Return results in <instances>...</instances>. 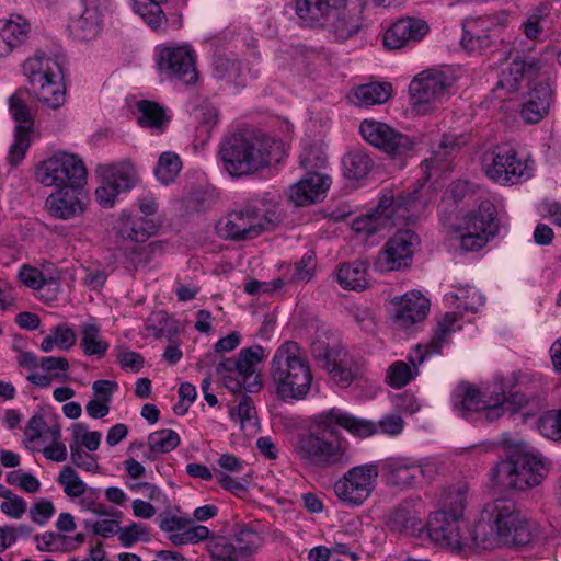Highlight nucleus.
<instances>
[{
    "label": "nucleus",
    "instance_id": "nucleus-40",
    "mask_svg": "<svg viewBox=\"0 0 561 561\" xmlns=\"http://www.w3.org/2000/svg\"><path fill=\"white\" fill-rule=\"evenodd\" d=\"M1 32L13 50L15 47L21 45L30 33L28 22L21 15H12L8 20H0Z\"/></svg>",
    "mask_w": 561,
    "mask_h": 561
},
{
    "label": "nucleus",
    "instance_id": "nucleus-20",
    "mask_svg": "<svg viewBox=\"0 0 561 561\" xmlns=\"http://www.w3.org/2000/svg\"><path fill=\"white\" fill-rule=\"evenodd\" d=\"M9 111L18 123L15 128V140L9 150L8 160L12 165H18L24 158L30 146V133L33 127V118L26 102L19 93L9 98Z\"/></svg>",
    "mask_w": 561,
    "mask_h": 561
},
{
    "label": "nucleus",
    "instance_id": "nucleus-21",
    "mask_svg": "<svg viewBox=\"0 0 561 561\" xmlns=\"http://www.w3.org/2000/svg\"><path fill=\"white\" fill-rule=\"evenodd\" d=\"M542 62L533 55L516 54L512 61L502 70L497 88L510 93L522 88L524 80L535 78L541 70Z\"/></svg>",
    "mask_w": 561,
    "mask_h": 561
},
{
    "label": "nucleus",
    "instance_id": "nucleus-6",
    "mask_svg": "<svg viewBox=\"0 0 561 561\" xmlns=\"http://www.w3.org/2000/svg\"><path fill=\"white\" fill-rule=\"evenodd\" d=\"M282 221L283 215L276 207L261 214L256 207L245 206L219 220L216 229L221 238L249 240L275 229Z\"/></svg>",
    "mask_w": 561,
    "mask_h": 561
},
{
    "label": "nucleus",
    "instance_id": "nucleus-61",
    "mask_svg": "<svg viewBox=\"0 0 561 561\" xmlns=\"http://www.w3.org/2000/svg\"><path fill=\"white\" fill-rule=\"evenodd\" d=\"M71 462L85 471L95 472L99 470V463L93 455L83 450L78 444H70Z\"/></svg>",
    "mask_w": 561,
    "mask_h": 561
},
{
    "label": "nucleus",
    "instance_id": "nucleus-58",
    "mask_svg": "<svg viewBox=\"0 0 561 561\" xmlns=\"http://www.w3.org/2000/svg\"><path fill=\"white\" fill-rule=\"evenodd\" d=\"M236 548L239 556H247L254 552L262 543L261 536L249 528L241 529L236 536Z\"/></svg>",
    "mask_w": 561,
    "mask_h": 561
},
{
    "label": "nucleus",
    "instance_id": "nucleus-3",
    "mask_svg": "<svg viewBox=\"0 0 561 561\" xmlns=\"http://www.w3.org/2000/svg\"><path fill=\"white\" fill-rule=\"evenodd\" d=\"M270 378L283 401L304 400L312 385V374L304 350L295 341L282 343L270 363Z\"/></svg>",
    "mask_w": 561,
    "mask_h": 561
},
{
    "label": "nucleus",
    "instance_id": "nucleus-47",
    "mask_svg": "<svg viewBox=\"0 0 561 561\" xmlns=\"http://www.w3.org/2000/svg\"><path fill=\"white\" fill-rule=\"evenodd\" d=\"M137 108L139 112L138 123L142 127L162 129L168 121L164 110L156 102L139 101Z\"/></svg>",
    "mask_w": 561,
    "mask_h": 561
},
{
    "label": "nucleus",
    "instance_id": "nucleus-43",
    "mask_svg": "<svg viewBox=\"0 0 561 561\" xmlns=\"http://www.w3.org/2000/svg\"><path fill=\"white\" fill-rule=\"evenodd\" d=\"M389 527L398 533L408 536L421 534L425 527L422 520L403 508L396 510L389 518Z\"/></svg>",
    "mask_w": 561,
    "mask_h": 561
},
{
    "label": "nucleus",
    "instance_id": "nucleus-35",
    "mask_svg": "<svg viewBox=\"0 0 561 561\" xmlns=\"http://www.w3.org/2000/svg\"><path fill=\"white\" fill-rule=\"evenodd\" d=\"M336 14L331 15V20L324 27H328L339 41H346L358 33L362 27L360 18L356 13L337 8Z\"/></svg>",
    "mask_w": 561,
    "mask_h": 561
},
{
    "label": "nucleus",
    "instance_id": "nucleus-28",
    "mask_svg": "<svg viewBox=\"0 0 561 561\" xmlns=\"http://www.w3.org/2000/svg\"><path fill=\"white\" fill-rule=\"evenodd\" d=\"M81 190L57 188L46 199L49 213L60 219H69L84 211Z\"/></svg>",
    "mask_w": 561,
    "mask_h": 561
},
{
    "label": "nucleus",
    "instance_id": "nucleus-30",
    "mask_svg": "<svg viewBox=\"0 0 561 561\" xmlns=\"http://www.w3.org/2000/svg\"><path fill=\"white\" fill-rule=\"evenodd\" d=\"M24 75L28 82H41L51 78H62V57H54L44 53H37L23 64Z\"/></svg>",
    "mask_w": 561,
    "mask_h": 561
},
{
    "label": "nucleus",
    "instance_id": "nucleus-23",
    "mask_svg": "<svg viewBox=\"0 0 561 561\" xmlns=\"http://www.w3.org/2000/svg\"><path fill=\"white\" fill-rule=\"evenodd\" d=\"M344 3L345 0H295V12L302 25L324 27Z\"/></svg>",
    "mask_w": 561,
    "mask_h": 561
},
{
    "label": "nucleus",
    "instance_id": "nucleus-24",
    "mask_svg": "<svg viewBox=\"0 0 561 561\" xmlns=\"http://www.w3.org/2000/svg\"><path fill=\"white\" fill-rule=\"evenodd\" d=\"M466 537L470 539V542L466 545V550L473 548L492 549L501 545L491 502L484 506L479 520L474 525L468 524Z\"/></svg>",
    "mask_w": 561,
    "mask_h": 561
},
{
    "label": "nucleus",
    "instance_id": "nucleus-41",
    "mask_svg": "<svg viewBox=\"0 0 561 561\" xmlns=\"http://www.w3.org/2000/svg\"><path fill=\"white\" fill-rule=\"evenodd\" d=\"M445 299L466 312H477L484 304L483 296L473 287L458 288L456 293L446 294Z\"/></svg>",
    "mask_w": 561,
    "mask_h": 561
},
{
    "label": "nucleus",
    "instance_id": "nucleus-32",
    "mask_svg": "<svg viewBox=\"0 0 561 561\" xmlns=\"http://www.w3.org/2000/svg\"><path fill=\"white\" fill-rule=\"evenodd\" d=\"M118 234L134 242H145L152 236L158 225L153 219L122 214L116 226Z\"/></svg>",
    "mask_w": 561,
    "mask_h": 561
},
{
    "label": "nucleus",
    "instance_id": "nucleus-53",
    "mask_svg": "<svg viewBox=\"0 0 561 561\" xmlns=\"http://www.w3.org/2000/svg\"><path fill=\"white\" fill-rule=\"evenodd\" d=\"M207 548L211 558L217 561H237L239 556L236 546L224 536L211 537Z\"/></svg>",
    "mask_w": 561,
    "mask_h": 561
},
{
    "label": "nucleus",
    "instance_id": "nucleus-44",
    "mask_svg": "<svg viewBox=\"0 0 561 561\" xmlns=\"http://www.w3.org/2000/svg\"><path fill=\"white\" fill-rule=\"evenodd\" d=\"M80 346L88 356H103L108 343L101 337L100 329L95 324H83L81 327Z\"/></svg>",
    "mask_w": 561,
    "mask_h": 561
},
{
    "label": "nucleus",
    "instance_id": "nucleus-26",
    "mask_svg": "<svg viewBox=\"0 0 561 561\" xmlns=\"http://www.w3.org/2000/svg\"><path fill=\"white\" fill-rule=\"evenodd\" d=\"M428 26L420 19H402L393 23L383 36V44L389 49H399L410 42H417L427 33Z\"/></svg>",
    "mask_w": 561,
    "mask_h": 561
},
{
    "label": "nucleus",
    "instance_id": "nucleus-57",
    "mask_svg": "<svg viewBox=\"0 0 561 561\" xmlns=\"http://www.w3.org/2000/svg\"><path fill=\"white\" fill-rule=\"evenodd\" d=\"M101 433L93 431L89 432L88 426L83 423H76L73 425V443L79 446H84L89 451H94L99 448L101 442Z\"/></svg>",
    "mask_w": 561,
    "mask_h": 561
},
{
    "label": "nucleus",
    "instance_id": "nucleus-27",
    "mask_svg": "<svg viewBox=\"0 0 561 561\" xmlns=\"http://www.w3.org/2000/svg\"><path fill=\"white\" fill-rule=\"evenodd\" d=\"M430 309V300L420 291H411L400 297L394 311V322L401 328H410L422 321Z\"/></svg>",
    "mask_w": 561,
    "mask_h": 561
},
{
    "label": "nucleus",
    "instance_id": "nucleus-45",
    "mask_svg": "<svg viewBox=\"0 0 561 561\" xmlns=\"http://www.w3.org/2000/svg\"><path fill=\"white\" fill-rule=\"evenodd\" d=\"M181 169L180 157L175 152L165 151L159 157L154 175L160 183L168 185L175 180Z\"/></svg>",
    "mask_w": 561,
    "mask_h": 561
},
{
    "label": "nucleus",
    "instance_id": "nucleus-55",
    "mask_svg": "<svg viewBox=\"0 0 561 561\" xmlns=\"http://www.w3.org/2000/svg\"><path fill=\"white\" fill-rule=\"evenodd\" d=\"M58 483L64 486L65 493L70 497H79L87 491V484L71 467H65L60 471Z\"/></svg>",
    "mask_w": 561,
    "mask_h": 561
},
{
    "label": "nucleus",
    "instance_id": "nucleus-14",
    "mask_svg": "<svg viewBox=\"0 0 561 561\" xmlns=\"http://www.w3.org/2000/svg\"><path fill=\"white\" fill-rule=\"evenodd\" d=\"M378 476L379 467L376 463L355 466L334 483V494L347 506H359L374 492Z\"/></svg>",
    "mask_w": 561,
    "mask_h": 561
},
{
    "label": "nucleus",
    "instance_id": "nucleus-49",
    "mask_svg": "<svg viewBox=\"0 0 561 561\" xmlns=\"http://www.w3.org/2000/svg\"><path fill=\"white\" fill-rule=\"evenodd\" d=\"M179 434L169 428L152 432L148 436V447L150 454H167L175 449L180 445Z\"/></svg>",
    "mask_w": 561,
    "mask_h": 561
},
{
    "label": "nucleus",
    "instance_id": "nucleus-52",
    "mask_svg": "<svg viewBox=\"0 0 561 561\" xmlns=\"http://www.w3.org/2000/svg\"><path fill=\"white\" fill-rule=\"evenodd\" d=\"M493 42L492 34L481 32L476 25H466L461 44L463 48L471 53H480L491 46Z\"/></svg>",
    "mask_w": 561,
    "mask_h": 561
},
{
    "label": "nucleus",
    "instance_id": "nucleus-10",
    "mask_svg": "<svg viewBox=\"0 0 561 561\" xmlns=\"http://www.w3.org/2000/svg\"><path fill=\"white\" fill-rule=\"evenodd\" d=\"M450 227L460 233L462 250L479 251L497 233L496 208L492 202L483 201L476 210L463 216L459 225Z\"/></svg>",
    "mask_w": 561,
    "mask_h": 561
},
{
    "label": "nucleus",
    "instance_id": "nucleus-1",
    "mask_svg": "<svg viewBox=\"0 0 561 561\" xmlns=\"http://www.w3.org/2000/svg\"><path fill=\"white\" fill-rule=\"evenodd\" d=\"M339 427L359 437L376 433L373 422L356 419L333 408L320 414L308 433L297 437L294 444L296 455L304 463L320 469L348 463V443L341 436Z\"/></svg>",
    "mask_w": 561,
    "mask_h": 561
},
{
    "label": "nucleus",
    "instance_id": "nucleus-11",
    "mask_svg": "<svg viewBox=\"0 0 561 561\" xmlns=\"http://www.w3.org/2000/svg\"><path fill=\"white\" fill-rule=\"evenodd\" d=\"M96 172L101 176V184L94 194L104 208L113 207L121 194L129 192L140 182L138 170L129 159L101 164Z\"/></svg>",
    "mask_w": 561,
    "mask_h": 561
},
{
    "label": "nucleus",
    "instance_id": "nucleus-36",
    "mask_svg": "<svg viewBox=\"0 0 561 561\" xmlns=\"http://www.w3.org/2000/svg\"><path fill=\"white\" fill-rule=\"evenodd\" d=\"M213 76L217 80L236 87H243L245 84V73L242 64L238 59L227 56H217L215 58Z\"/></svg>",
    "mask_w": 561,
    "mask_h": 561
},
{
    "label": "nucleus",
    "instance_id": "nucleus-64",
    "mask_svg": "<svg viewBox=\"0 0 561 561\" xmlns=\"http://www.w3.org/2000/svg\"><path fill=\"white\" fill-rule=\"evenodd\" d=\"M39 367L50 374L53 379H61L62 375L69 369V363L65 357L46 356L39 359Z\"/></svg>",
    "mask_w": 561,
    "mask_h": 561
},
{
    "label": "nucleus",
    "instance_id": "nucleus-42",
    "mask_svg": "<svg viewBox=\"0 0 561 561\" xmlns=\"http://www.w3.org/2000/svg\"><path fill=\"white\" fill-rule=\"evenodd\" d=\"M465 144L466 137L463 135H444L437 147L434 148L433 157L430 160H425L426 165H431L434 169H444L443 162L446 158L458 151Z\"/></svg>",
    "mask_w": 561,
    "mask_h": 561
},
{
    "label": "nucleus",
    "instance_id": "nucleus-63",
    "mask_svg": "<svg viewBox=\"0 0 561 561\" xmlns=\"http://www.w3.org/2000/svg\"><path fill=\"white\" fill-rule=\"evenodd\" d=\"M300 165L309 172L313 170L322 169L325 165L327 159L322 153L314 147H308L302 150L299 157Z\"/></svg>",
    "mask_w": 561,
    "mask_h": 561
},
{
    "label": "nucleus",
    "instance_id": "nucleus-18",
    "mask_svg": "<svg viewBox=\"0 0 561 561\" xmlns=\"http://www.w3.org/2000/svg\"><path fill=\"white\" fill-rule=\"evenodd\" d=\"M311 353L341 387H348L362 375V365L344 347H328L323 342H317L312 344Z\"/></svg>",
    "mask_w": 561,
    "mask_h": 561
},
{
    "label": "nucleus",
    "instance_id": "nucleus-56",
    "mask_svg": "<svg viewBox=\"0 0 561 561\" xmlns=\"http://www.w3.org/2000/svg\"><path fill=\"white\" fill-rule=\"evenodd\" d=\"M537 426L545 437L561 440V410L545 413L539 417Z\"/></svg>",
    "mask_w": 561,
    "mask_h": 561
},
{
    "label": "nucleus",
    "instance_id": "nucleus-17",
    "mask_svg": "<svg viewBox=\"0 0 561 561\" xmlns=\"http://www.w3.org/2000/svg\"><path fill=\"white\" fill-rule=\"evenodd\" d=\"M359 133L369 145L392 158L408 157L414 150V142L408 135L382 122L365 119L359 125Z\"/></svg>",
    "mask_w": 561,
    "mask_h": 561
},
{
    "label": "nucleus",
    "instance_id": "nucleus-16",
    "mask_svg": "<svg viewBox=\"0 0 561 561\" xmlns=\"http://www.w3.org/2000/svg\"><path fill=\"white\" fill-rule=\"evenodd\" d=\"M533 160L519 159L512 148L499 147L484 154L486 175L501 185L516 184L531 176Z\"/></svg>",
    "mask_w": 561,
    "mask_h": 561
},
{
    "label": "nucleus",
    "instance_id": "nucleus-19",
    "mask_svg": "<svg viewBox=\"0 0 561 561\" xmlns=\"http://www.w3.org/2000/svg\"><path fill=\"white\" fill-rule=\"evenodd\" d=\"M419 243L420 239L414 231H398L379 251L375 261L376 268L380 272H390L410 266Z\"/></svg>",
    "mask_w": 561,
    "mask_h": 561
},
{
    "label": "nucleus",
    "instance_id": "nucleus-15",
    "mask_svg": "<svg viewBox=\"0 0 561 561\" xmlns=\"http://www.w3.org/2000/svg\"><path fill=\"white\" fill-rule=\"evenodd\" d=\"M427 535L438 547L451 551H463L470 542L466 537L468 523L463 513H448L446 510H438L431 514L427 524Z\"/></svg>",
    "mask_w": 561,
    "mask_h": 561
},
{
    "label": "nucleus",
    "instance_id": "nucleus-2",
    "mask_svg": "<svg viewBox=\"0 0 561 561\" xmlns=\"http://www.w3.org/2000/svg\"><path fill=\"white\" fill-rule=\"evenodd\" d=\"M219 158L229 175H252L280 160V145L263 133L236 131L222 139Z\"/></svg>",
    "mask_w": 561,
    "mask_h": 561
},
{
    "label": "nucleus",
    "instance_id": "nucleus-22",
    "mask_svg": "<svg viewBox=\"0 0 561 561\" xmlns=\"http://www.w3.org/2000/svg\"><path fill=\"white\" fill-rule=\"evenodd\" d=\"M106 0H80V12L71 18L69 28L75 38L91 41L102 27V9Z\"/></svg>",
    "mask_w": 561,
    "mask_h": 561
},
{
    "label": "nucleus",
    "instance_id": "nucleus-33",
    "mask_svg": "<svg viewBox=\"0 0 561 561\" xmlns=\"http://www.w3.org/2000/svg\"><path fill=\"white\" fill-rule=\"evenodd\" d=\"M30 84L32 92L41 103L46 104L54 110L64 105L66 100V89L62 83V78H51Z\"/></svg>",
    "mask_w": 561,
    "mask_h": 561
},
{
    "label": "nucleus",
    "instance_id": "nucleus-62",
    "mask_svg": "<svg viewBox=\"0 0 561 561\" xmlns=\"http://www.w3.org/2000/svg\"><path fill=\"white\" fill-rule=\"evenodd\" d=\"M197 118H198L197 133L201 136H205L206 138H208L210 136L211 129L218 123L217 108H215L214 106H210V105H203L198 110Z\"/></svg>",
    "mask_w": 561,
    "mask_h": 561
},
{
    "label": "nucleus",
    "instance_id": "nucleus-13",
    "mask_svg": "<svg viewBox=\"0 0 561 561\" xmlns=\"http://www.w3.org/2000/svg\"><path fill=\"white\" fill-rule=\"evenodd\" d=\"M500 543L526 546L535 538V526L520 515L514 502L496 499L491 502Z\"/></svg>",
    "mask_w": 561,
    "mask_h": 561
},
{
    "label": "nucleus",
    "instance_id": "nucleus-9",
    "mask_svg": "<svg viewBox=\"0 0 561 561\" xmlns=\"http://www.w3.org/2000/svg\"><path fill=\"white\" fill-rule=\"evenodd\" d=\"M35 176L45 186L81 190L87 181V168L78 156L59 152L37 167Z\"/></svg>",
    "mask_w": 561,
    "mask_h": 561
},
{
    "label": "nucleus",
    "instance_id": "nucleus-5",
    "mask_svg": "<svg viewBox=\"0 0 561 561\" xmlns=\"http://www.w3.org/2000/svg\"><path fill=\"white\" fill-rule=\"evenodd\" d=\"M493 472L499 485L524 491L540 484L548 469L539 455L518 451L508 459L500 461Z\"/></svg>",
    "mask_w": 561,
    "mask_h": 561
},
{
    "label": "nucleus",
    "instance_id": "nucleus-54",
    "mask_svg": "<svg viewBox=\"0 0 561 561\" xmlns=\"http://www.w3.org/2000/svg\"><path fill=\"white\" fill-rule=\"evenodd\" d=\"M146 328L157 337H170L176 332L174 319L171 318L165 311L152 312L147 319Z\"/></svg>",
    "mask_w": 561,
    "mask_h": 561
},
{
    "label": "nucleus",
    "instance_id": "nucleus-48",
    "mask_svg": "<svg viewBox=\"0 0 561 561\" xmlns=\"http://www.w3.org/2000/svg\"><path fill=\"white\" fill-rule=\"evenodd\" d=\"M343 165L347 178L359 180L369 173L374 162L368 154L355 151L344 157Z\"/></svg>",
    "mask_w": 561,
    "mask_h": 561
},
{
    "label": "nucleus",
    "instance_id": "nucleus-50",
    "mask_svg": "<svg viewBox=\"0 0 561 561\" xmlns=\"http://www.w3.org/2000/svg\"><path fill=\"white\" fill-rule=\"evenodd\" d=\"M468 486L466 483H458L444 490L440 496L439 510L448 513H462L467 503Z\"/></svg>",
    "mask_w": 561,
    "mask_h": 561
},
{
    "label": "nucleus",
    "instance_id": "nucleus-51",
    "mask_svg": "<svg viewBox=\"0 0 561 561\" xmlns=\"http://www.w3.org/2000/svg\"><path fill=\"white\" fill-rule=\"evenodd\" d=\"M47 434L49 436L46 439L49 440V444L43 449L44 457L56 462L65 461L67 459V447L64 443L60 442V425H51L47 428Z\"/></svg>",
    "mask_w": 561,
    "mask_h": 561
},
{
    "label": "nucleus",
    "instance_id": "nucleus-60",
    "mask_svg": "<svg viewBox=\"0 0 561 561\" xmlns=\"http://www.w3.org/2000/svg\"><path fill=\"white\" fill-rule=\"evenodd\" d=\"M118 539L125 548L131 547L135 542L148 540V531L145 526L131 523L128 526L118 528Z\"/></svg>",
    "mask_w": 561,
    "mask_h": 561
},
{
    "label": "nucleus",
    "instance_id": "nucleus-39",
    "mask_svg": "<svg viewBox=\"0 0 561 561\" xmlns=\"http://www.w3.org/2000/svg\"><path fill=\"white\" fill-rule=\"evenodd\" d=\"M366 274L364 262L343 264L337 272V282L345 289H364L367 285Z\"/></svg>",
    "mask_w": 561,
    "mask_h": 561
},
{
    "label": "nucleus",
    "instance_id": "nucleus-46",
    "mask_svg": "<svg viewBox=\"0 0 561 561\" xmlns=\"http://www.w3.org/2000/svg\"><path fill=\"white\" fill-rule=\"evenodd\" d=\"M167 0H136L134 10L152 30H159L165 20V14L161 9V4Z\"/></svg>",
    "mask_w": 561,
    "mask_h": 561
},
{
    "label": "nucleus",
    "instance_id": "nucleus-12",
    "mask_svg": "<svg viewBox=\"0 0 561 561\" xmlns=\"http://www.w3.org/2000/svg\"><path fill=\"white\" fill-rule=\"evenodd\" d=\"M157 70L167 80L193 85L198 80L196 54L191 45H164L157 48Z\"/></svg>",
    "mask_w": 561,
    "mask_h": 561
},
{
    "label": "nucleus",
    "instance_id": "nucleus-4",
    "mask_svg": "<svg viewBox=\"0 0 561 561\" xmlns=\"http://www.w3.org/2000/svg\"><path fill=\"white\" fill-rule=\"evenodd\" d=\"M460 316L457 311L446 312L438 321L437 329L426 344H417L409 356L411 365L403 360L391 364L387 370V382L392 388H402L408 385L417 374L419 366L424 359L434 354H439L444 345L449 343L451 333L461 329Z\"/></svg>",
    "mask_w": 561,
    "mask_h": 561
},
{
    "label": "nucleus",
    "instance_id": "nucleus-38",
    "mask_svg": "<svg viewBox=\"0 0 561 561\" xmlns=\"http://www.w3.org/2000/svg\"><path fill=\"white\" fill-rule=\"evenodd\" d=\"M230 417L239 423L240 428L247 434H253L257 431L259 422L256 419V410L252 399L243 394L236 408L230 410Z\"/></svg>",
    "mask_w": 561,
    "mask_h": 561
},
{
    "label": "nucleus",
    "instance_id": "nucleus-29",
    "mask_svg": "<svg viewBox=\"0 0 561 561\" xmlns=\"http://www.w3.org/2000/svg\"><path fill=\"white\" fill-rule=\"evenodd\" d=\"M331 184V179L319 172H308L297 184L290 187L289 198L297 206L314 203Z\"/></svg>",
    "mask_w": 561,
    "mask_h": 561
},
{
    "label": "nucleus",
    "instance_id": "nucleus-31",
    "mask_svg": "<svg viewBox=\"0 0 561 561\" xmlns=\"http://www.w3.org/2000/svg\"><path fill=\"white\" fill-rule=\"evenodd\" d=\"M381 470L388 484L398 488L412 486L417 480V466L407 458H389Z\"/></svg>",
    "mask_w": 561,
    "mask_h": 561
},
{
    "label": "nucleus",
    "instance_id": "nucleus-25",
    "mask_svg": "<svg viewBox=\"0 0 561 561\" xmlns=\"http://www.w3.org/2000/svg\"><path fill=\"white\" fill-rule=\"evenodd\" d=\"M553 102L554 94L550 84L538 82L530 89L520 116L528 124H537L549 114Z\"/></svg>",
    "mask_w": 561,
    "mask_h": 561
},
{
    "label": "nucleus",
    "instance_id": "nucleus-8",
    "mask_svg": "<svg viewBox=\"0 0 561 561\" xmlns=\"http://www.w3.org/2000/svg\"><path fill=\"white\" fill-rule=\"evenodd\" d=\"M454 78L439 69H426L410 82L409 92L414 110L427 114L451 95Z\"/></svg>",
    "mask_w": 561,
    "mask_h": 561
},
{
    "label": "nucleus",
    "instance_id": "nucleus-59",
    "mask_svg": "<svg viewBox=\"0 0 561 561\" xmlns=\"http://www.w3.org/2000/svg\"><path fill=\"white\" fill-rule=\"evenodd\" d=\"M265 358V350L263 346L255 344L247 348H242L238 354L240 371L247 373L255 370V365Z\"/></svg>",
    "mask_w": 561,
    "mask_h": 561
},
{
    "label": "nucleus",
    "instance_id": "nucleus-37",
    "mask_svg": "<svg viewBox=\"0 0 561 561\" xmlns=\"http://www.w3.org/2000/svg\"><path fill=\"white\" fill-rule=\"evenodd\" d=\"M454 409L461 415L469 412H478L485 408L480 392L471 386H460L453 397Z\"/></svg>",
    "mask_w": 561,
    "mask_h": 561
},
{
    "label": "nucleus",
    "instance_id": "nucleus-34",
    "mask_svg": "<svg viewBox=\"0 0 561 561\" xmlns=\"http://www.w3.org/2000/svg\"><path fill=\"white\" fill-rule=\"evenodd\" d=\"M392 87L390 83H367L354 89L352 101L356 106L367 107L386 103L391 96Z\"/></svg>",
    "mask_w": 561,
    "mask_h": 561
},
{
    "label": "nucleus",
    "instance_id": "nucleus-7",
    "mask_svg": "<svg viewBox=\"0 0 561 561\" xmlns=\"http://www.w3.org/2000/svg\"><path fill=\"white\" fill-rule=\"evenodd\" d=\"M415 202L416 191L407 195L399 194L397 197L383 195L376 211L355 218L352 229L356 233L369 237L401 221H407L410 219L409 213Z\"/></svg>",
    "mask_w": 561,
    "mask_h": 561
}]
</instances>
